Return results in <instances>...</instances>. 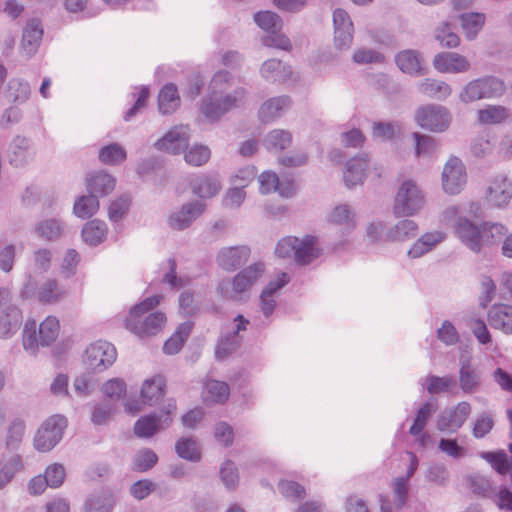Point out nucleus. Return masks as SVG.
Listing matches in <instances>:
<instances>
[{"label":"nucleus","instance_id":"4be33fe9","mask_svg":"<svg viewBox=\"0 0 512 512\" xmlns=\"http://www.w3.org/2000/svg\"><path fill=\"white\" fill-rule=\"evenodd\" d=\"M489 325L505 334L512 333V306L496 304L488 312Z\"/></svg>","mask_w":512,"mask_h":512},{"label":"nucleus","instance_id":"7ed1b4c3","mask_svg":"<svg viewBox=\"0 0 512 512\" xmlns=\"http://www.w3.org/2000/svg\"><path fill=\"white\" fill-rule=\"evenodd\" d=\"M459 205L447 207L442 213L443 221L452 223L455 236L473 252L482 249V224L476 225L463 215Z\"/></svg>","mask_w":512,"mask_h":512},{"label":"nucleus","instance_id":"39448f33","mask_svg":"<svg viewBox=\"0 0 512 512\" xmlns=\"http://www.w3.org/2000/svg\"><path fill=\"white\" fill-rule=\"evenodd\" d=\"M176 411V402L169 400L160 412L140 417L134 425V433L140 438L152 437L160 430L168 428L173 421V414Z\"/></svg>","mask_w":512,"mask_h":512},{"label":"nucleus","instance_id":"0eeeda50","mask_svg":"<svg viewBox=\"0 0 512 512\" xmlns=\"http://www.w3.org/2000/svg\"><path fill=\"white\" fill-rule=\"evenodd\" d=\"M264 265L256 263L239 272L232 281L222 280L218 291L225 298H234L236 294L247 291L262 275Z\"/></svg>","mask_w":512,"mask_h":512},{"label":"nucleus","instance_id":"5701e85b","mask_svg":"<svg viewBox=\"0 0 512 512\" xmlns=\"http://www.w3.org/2000/svg\"><path fill=\"white\" fill-rule=\"evenodd\" d=\"M32 157L33 153L30 150L28 139L16 136L8 148L9 163L15 167H21L27 164Z\"/></svg>","mask_w":512,"mask_h":512},{"label":"nucleus","instance_id":"2eb2a0df","mask_svg":"<svg viewBox=\"0 0 512 512\" xmlns=\"http://www.w3.org/2000/svg\"><path fill=\"white\" fill-rule=\"evenodd\" d=\"M334 43L337 49L350 48L353 42V23L348 13L343 9L333 12Z\"/></svg>","mask_w":512,"mask_h":512},{"label":"nucleus","instance_id":"9d476101","mask_svg":"<svg viewBox=\"0 0 512 512\" xmlns=\"http://www.w3.org/2000/svg\"><path fill=\"white\" fill-rule=\"evenodd\" d=\"M467 181L466 169L462 161L452 156L444 165L442 171V187L445 193L459 194Z\"/></svg>","mask_w":512,"mask_h":512},{"label":"nucleus","instance_id":"1a4fd4ad","mask_svg":"<svg viewBox=\"0 0 512 512\" xmlns=\"http://www.w3.org/2000/svg\"><path fill=\"white\" fill-rule=\"evenodd\" d=\"M117 357L115 347L107 341H97L85 351V363L89 369L103 371L111 366Z\"/></svg>","mask_w":512,"mask_h":512},{"label":"nucleus","instance_id":"9b49d317","mask_svg":"<svg viewBox=\"0 0 512 512\" xmlns=\"http://www.w3.org/2000/svg\"><path fill=\"white\" fill-rule=\"evenodd\" d=\"M470 413V404L462 401L453 409H447L440 413L437 419V429L444 433H456L466 422Z\"/></svg>","mask_w":512,"mask_h":512},{"label":"nucleus","instance_id":"58836bf2","mask_svg":"<svg viewBox=\"0 0 512 512\" xmlns=\"http://www.w3.org/2000/svg\"><path fill=\"white\" fill-rule=\"evenodd\" d=\"M107 230L104 222L92 220L86 223L82 229L83 240L91 246H96L106 238Z\"/></svg>","mask_w":512,"mask_h":512},{"label":"nucleus","instance_id":"6e6d98bb","mask_svg":"<svg viewBox=\"0 0 512 512\" xmlns=\"http://www.w3.org/2000/svg\"><path fill=\"white\" fill-rule=\"evenodd\" d=\"M59 334V321L53 316H48L39 326L41 346H49Z\"/></svg>","mask_w":512,"mask_h":512},{"label":"nucleus","instance_id":"72a5a7b5","mask_svg":"<svg viewBox=\"0 0 512 512\" xmlns=\"http://www.w3.org/2000/svg\"><path fill=\"white\" fill-rule=\"evenodd\" d=\"M261 75L270 81H285L292 73L289 66L284 65L280 60L269 59L262 64Z\"/></svg>","mask_w":512,"mask_h":512},{"label":"nucleus","instance_id":"338daca9","mask_svg":"<svg viewBox=\"0 0 512 512\" xmlns=\"http://www.w3.org/2000/svg\"><path fill=\"white\" fill-rule=\"evenodd\" d=\"M459 98L463 103H471L484 99L480 79H475L467 83L460 92Z\"/></svg>","mask_w":512,"mask_h":512},{"label":"nucleus","instance_id":"ddd939ff","mask_svg":"<svg viewBox=\"0 0 512 512\" xmlns=\"http://www.w3.org/2000/svg\"><path fill=\"white\" fill-rule=\"evenodd\" d=\"M190 128L187 125H179L170 129L161 139L155 143L160 151L170 154H179L188 147Z\"/></svg>","mask_w":512,"mask_h":512},{"label":"nucleus","instance_id":"7c9ffc66","mask_svg":"<svg viewBox=\"0 0 512 512\" xmlns=\"http://www.w3.org/2000/svg\"><path fill=\"white\" fill-rule=\"evenodd\" d=\"M418 90L423 95L437 100H445L452 93V88L448 83L431 78L421 81L418 84Z\"/></svg>","mask_w":512,"mask_h":512},{"label":"nucleus","instance_id":"bf43d9fd","mask_svg":"<svg viewBox=\"0 0 512 512\" xmlns=\"http://www.w3.org/2000/svg\"><path fill=\"white\" fill-rule=\"evenodd\" d=\"M25 433V422L20 418L11 421L7 429L6 447L7 449H17Z\"/></svg>","mask_w":512,"mask_h":512},{"label":"nucleus","instance_id":"b1692460","mask_svg":"<svg viewBox=\"0 0 512 512\" xmlns=\"http://www.w3.org/2000/svg\"><path fill=\"white\" fill-rule=\"evenodd\" d=\"M399 69L412 76H420L425 73L420 54L415 50H403L395 57Z\"/></svg>","mask_w":512,"mask_h":512},{"label":"nucleus","instance_id":"c756f323","mask_svg":"<svg viewBox=\"0 0 512 512\" xmlns=\"http://www.w3.org/2000/svg\"><path fill=\"white\" fill-rule=\"evenodd\" d=\"M290 99L287 96L271 98L264 102L259 110V118L262 122H270L282 115L290 106Z\"/></svg>","mask_w":512,"mask_h":512},{"label":"nucleus","instance_id":"69168bd1","mask_svg":"<svg viewBox=\"0 0 512 512\" xmlns=\"http://www.w3.org/2000/svg\"><path fill=\"white\" fill-rule=\"evenodd\" d=\"M211 156L210 149L204 145L192 146L184 156L186 163L192 166L204 165Z\"/></svg>","mask_w":512,"mask_h":512},{"label":"nucleus","instance_id":"2f4dec72","mask_svg":"<svg viewBox=\"0 0 512 512\" xmlns=\"http://www.w3.org/2000/svg\"><path fill=\"white\" fill-rule=\"evenodd\" d=\"M328 221L350 232L356 227L355 214L347 204L336 206L330 213Z\"/></svg>","mask_w":512,"mask_h":512},{"label":"nucleus","instance_id":"5fc2aeb1","mask_svg":"<svg viewBox=\"0 0 512 512\" xmlns=\"http://www.w3.org/2000/svg\"><path fill=\"white\" fill-rule=\"evenodd\" d=\"M176 452L179 457L197 462L201 458L199 445L193 438H181L176 443Z\"/></svg>","mask_w":512,"mask_h":512},{"label":"nucleus","instance_id":"c9c22d12","mask_svg":"<svg viewBox=\"0 0 512 512\" xmlns=\"http://www.w3.org/2000/svg\"><path fill=\"white\" fill-rule=\"evenodd\" d=\"M193 328V323L190 321L184 322L179 325L175 333L168 339L163 345V351L164 353L168 355H173L178 353L185 340L191 333Z\"/></svg>","mask_w":512,"mask_h":512},{"label":"nucleus","instance_id":"13d9d810","mask_svg":"<svg viewBox=\"0 0 512 512\" xmlns=\"http://www.w3.org/2000/svg\"><path fill=\"white\" fill-rule=\"evenodd\" d=\"M507 233V228L500 223H482V247L500 241Z\"/></svg>","mask_w":512,"mask_h":512},{"label":"nucleus","instance_id":"f257e3e1","mask_svg":"<svg viewBox=\"0 0 512 512\" xmlns=\"http://www.w3.org/2000/svg\"><path fill=\"white\" fill-rule=\"evenodd\" d=\"M233 84V77L228 71H218L209 84V93L201 105V112L209 121H217L232 109L240 107L246 98L242 87L227 93Z\"/></svg>","mask_w":512,"mask_h":512},{"label":"nucleus","instance_id":"de8ad7c7","mask_svg":"<svg viewBox=\"0 0 512 512\" xmlns=\"http://www.w3.org/2000/svg\"><path fill=\"white\" fill-rule=\"evenodd\" d=\"M509 117V110L501 105H489L478 111L481 124H501Z\"/></svg>","mask_w":512,"mask_h":512},{"label":"nucleus","instance_id":"e2e57ef3","mask_svg":"<svg viewBox=\"0 0 512 512\" xmlns=\"http://www.w3.org/2000/svg\"><path fill=\"white\" fill-rule=\"evenodd\" d=\"M479 79L484 98L499 97L505 92L506 87L501 79L494 76H486Z\"/></svg>","mask_w":512,"mask_h":512},{"label":"nucleus","instance_id":"cd10ccee","mask_svg":"<svg viewBox=\"0 0 512 512\" xmlns=\"http://www.w3.org/2000/svg\"><path fill=\"white\" fill-rule=\"evenodd\" d=\"M192 191L200 198H212L217 195L221 189V184L216 175L203 174L190 183Z\"/></svg>","mask_w":512,"mask_h":512},{"label":"nucleus","instance_id":"c85d7f7f","mask_svg":"<svg viewBox=\"0 0 512 512\" xmlns=\"http://www.w3.org/2000/svg\"><path fill=\"white\" fill-rule=\"evenodd\" d=\"M114 188L115 179L102 171L95 172L87 178V189L97 198L108 195Z\"/></svg>","mask_w":512,"mask_h":512},{"label":"nucleus","instance_id":"8fccbe9b","mask_svg":"<svg viewBox=\"0 0 512 512\" xmlns=\"http://www.w3.org/2000/svg\"><path fill=\"white\" fill-rule=\"evenodd\" d=\"M22 469V459L13 455L0 463V490L11 482L15 474Z\"/></svg>","mask_w":512,"mask_h":512},{"label":"nucleus","instance_id":"6ab92c4d","mask_svg":"<svg viewBox=\"0 0 512 512\" xmlns=\"http://www.w3.org/2000/svg\"><path fill=\"white\" fill-rule=\"evenodd\" d=\"M43 38V27L38 19L29 20L22 33L21 49L30 58L37 51Z\"/></svg>","mask_w":512,"mask_h":512},{"label":"nucleus","instance_id":"a18cd8bd","mask_svg":"<svg viewBox=\"0 0 512 512\" xmlns=\"http://www.w3.org/2000/svg\"><path fill=\"white\" fill-rule=\"evenodd\" d=\"M66 295V290L54 279L45 281L38 289V298L43 303H55Z\"/></svg>","mask_w":512,"mask_h":512},{"label":"nucleus","instance_id":"473e14b6","mask_svg":"<svg viewBox=\"0 0 512 512\" xmlns=\"http://www.w3.org/2000/svg\"><path fill=\"white\" fill-rule=\"evenodd\" d=\"M180 105V97L177 87L172 84H166L159 92L158 107L162 114L173 113Z\"/></svg>","mask_w":512,"mask_h":512},{"label":"nucleus","instance_id":"f03ea898","mask_svg":"<svg viewBox=\"0 0 512 512\" xmlns=\"http://www.w3.org/2000/svg\"><path fill=\"white\" fill-rule=\"evenodd\" d=\"M161 298L162 296L159 295L147 297L132 307L126 319L127 329L139 337L158 334L165 325V314L162 312L146 314L160 303Z\"/></svg>","mask_w":512,"mask_h":512},{"label":"nucleus","instance_id":"a878e982","mask_svg":"<svg viewBox=\"0 0 512 512\" xmlns=\"http://www.w3.org/2000/svg\"><path fill=\"white\" fill-rule=\"evenodd\" d=\"M446 234L442 231L436 230L423 234L409 249L408 256L411 258H419L424 254L430 252L439 243L444 241Z\"/></svg>","mask_w":512,"mask_h":512},{"label":"nucleus","instance_id":"dca6fc26","mask_svg":"<svg viewBox=\"0 0 512 512\" xmlns=\"http://www.w3.org/2000/svg\"><path fill=\"white\" fill-rule=\"evenodd\" d=\"M236 327L233 332L226 336H222L217 344L215 355L218 360H223L230 354L235 352L240 346L239 332L244 331L249 324V321L242 315H237L234 318Z\"/></svg>","mask_w":512,"mask_h":512},{"label":"nucleus","instance_id":"49530a36","mask_svg":"<svg viewBox=\"0 0 512 512\" xmlns=\"http://www.w3.org/2000/svg\"><path fill=\"white\" fill-rule=\"evenodd\" d=\"M485 15L483 13L470 12L463 13L460 16L461 25L468 39H474L485 23Z\"/></svg>","mask_w":512,"mask_h":512},{"label":"nucleus","instance_id":"f8f14e48","mask_svg":"<svg viewBox=\"0 0 512 512\" xmlns=\"http://www.w3.org/2000/svg\"><path fill=\"white\" fill-rule=\"evenodd\" d=\"M512 199V181L504 174L489 180L486 191L487 202L497 208L506 207Z\"/></svg>","mask_w":512,"mask_h":512},{"label":"nucleus","instance_id":"f3484780","mask_svg":"<svg viewBox=\"0 0 512 512\" xmlns=\"http://www.w3.org/2000/svg\"><path fill=\"white\" fill-rule=\"evenodd\" d=\"M434 68L441 73H463L469 70L466 57L454 52H441L433 59Z\"/></svg>","mask_w":512,"mask_h":512},{"label":"nucleus","instance_id":"37998d69","mask_svg":"<svg viewBox=\"0 0 512 512\" xmlns=\"http://www.w3.org/2000/svg\"><path fill=\"white\" fill-rule=\"evenodd\" d=\"M23 321L21 310L0 315V337L7 339L17 333Z\"/></svg>","mask_w":512,"mask_h":512},{"label":"nucleus","instance_id":"412c9836","mask_svg":"<svg viewBox=\"0 0 512 512\" xmlns=\"http://www.w3.org/2000/svg\"><path fill=\"white\" fill-rule=\"evenodd\" d=\"M459 385L465 393H474L481 385V372L471 363L470 358L460 362Z\"/></svg>","mask_w":512,"mask_h":512},{"label":"nucleus","instance_id":"e433bc0d","mask_svg":"<svg viewBox=\"0 0 512 512\" xmlns=\"http://www.w3.org/2000/svg\"><path fill=\"white\" fill-rule=\"evenodd\" d=\"M418 226L413 220L404 219L399 221L386 233L388 241H406L416 236Z\"/></svg>","mask_w":512,"mask_h":512},{"label":"nucleus","instance_id":"603ef678","mask_svg":"<svg viewBox=\"0 0 512 512\" xmlns=\"http://www.w3.org/2000/svg\"><path fill=\"white\" fill-rule=\"evenodd\" d=\"M96 2H63L67 12L73 19H85L96 16L100 8H95Z\"/></svg>","mask_w":512,"mask_h":512},{"label":"nucleus","instance_id":"423d86ee","mask_svg":"<svg viewBox=\"0 0 512 512\" xmlns=\"http://www.w3.org/2000/svg\"><path fill=\"white\" fill-rule=\"evenodd\" d=\"M67 420L62 415L49 417L38 429L34 437V447L41 452L53 449L62 439Z\"/></svg>","mask_w":512,"mask_h":512},{"label":"nucleus","instance_id":"f704fd0d","mask_svg":"<svg viewBox=\"0 0 512 512\" xmlns=\"http://www.w3.org/2000/svg\"><path fill=\"white\" fill-rule=\"evenodd\" d=\"M316 238L314 236H306L299 240L295 253V261L298 264L305 265L311 263L320 255V250L315 246Z\"/></svg>","mask_w":512,"mask_h":512},{"label":"nucleus","instance_id":"aec40b11","mask_svg":"<svg viewBox=\"0 0 512 512\" xmlns=\"http://www.w3.org/2000/svg\"><path fill=\"white\" fill-rule=\"evenodd\" d=\"M249 256L250 249L247 246L227 247L218 253L217 263L223 269L231 271L246 263Z\"/></svg>","mask_w":512,"mask_h":512},{"label":"nucleus","instance_id":"09e8293b","mask_svg":"<svg viewBox=\"0 0 512 512\" xmlns=\"http://www.w3.org/2000/svg\"><path fill=\"white\" fill-rule=\"evenodd\" d=\"M99 209V201L96 196L84 195L78 198L73 207L74 214L82 219L92 217Z\"/></svg>","mask_w":512,"mask_h":512},{"label":"nucleus","instance_id":"a19ab883","mask_svg":"<svg viewBox=\"0 0 512 512\" xmlns=\"http://www.w3.org/2000/svg\"><path fill=\"white\" fill-rule=\"evenodd\" d=\"M229 386L227 383L217 380H209L205 384L203 396L206 402L224 403L229 397Z\"/></svg>","mask_w":512,"mask_h":512},{"label":"nucleus","instance_id":"ea45409f","mask_svg":"<svg viewBox=\"0 0 512 512\" xmlns=\"http://www.w3.org/2000/svg\"><path fill=\"white\" fill-rule=\"evenodd\" d=\"M63 231L64 224L59 219H45L35 227L37 236L47 241L57 240L61 237Z\"/></svg>","mask_w":512,"mask_h":512},{"label":"nucleus","instance_id":"bb28decb","mask_svg":"<svg viewBox=\"0 0 512 512\" xmlns=\"http://www.w3.org/2000/svg\"><path fill=\"white\" fill-rule=\"evenodd\" d=\"M165 379L160 375H155L144 381L141 388V399L146 405L156 404L165 394Z\"/></svg>","mask_w":512,"mask_h":512},{"label":"nucleus","instance_id":"393cba45","mask_svg":"<svg viewBox=\"0 0 512 512\" xmlns=\"http://www.w3.org/2000/svg\"><path fill=\"white\" fill-rule=\"evenodd\" d=\"M368 167L367 155L362 154L350 159L346 164L344 171V181L347 187H353L362 184L365 178V172Z\"/></svg>","mask_w":512,"mask_h":512},{"label":"nucleus","instance_id":"20e7f679","mask_svg":"<svg viewBox=\"0 0 512 512\" xmlns=\"http://www.w3.org/2000/svg\"><path fill=\"white\" fill-rule=\"evenodd\" d=\"M425 204L422 190L412 180H405L398 188L394 200L396 216H412L418 213Z\"/></svg>","mask_w":512,"mask_h":512},{"label":"nucleus","instance_id":"4d7b16f0","mask_svg":"<svg viewBox=\"0 0 512 512\" xmlns=\"http://www.w3.org/2000/svg\"><path fill=\"white\" fill-rule=\"evenodd\" d=\"M36 328V321L29 319L25 323L22 334L23 348L31 354H36L39 346H41L40 337H37Z\"/></svg>","mask_w":512,"mask_h":512},{"label":"nucleus","instance_id":"0e129e2a","mask_svg":"<svg viewBox=\"0 0 512 512\" xmlns=\"http://www.w3.org/2000/svg\"><path fill=\"white\" fill-rule=\"evenodd\" d=\"M256 24L268 33L281 27L280 17L271 11H261L254 15Z\"/></svg>","mask_w":512,"mask_h":512},{"label":"nucleus","instance_id":"680f3d73","mask_svg":"<svg viewBox=\"0 0 512 512\" xmlns=\"http://www.w3.org/2000/svg\"><path fill=\"white\" fill-rule=\"evenodd\" d=\"M480 456L486 460L497 473L501 475L507 474L510 469L508 456L503 450L496 452H482Z\"/></svg>","mask_w":512,"mask_h":512},{"label":"nucleus","instance_id":"864d4df0","mask_svg":"<svg viewBox=\"0 0 512 512\" xmlns=\"http://www.w3.org/2000/svg\"><path fill=\"white\" fill-rule=\"evenodd\" d=\"M127 157L125 149L118 143L102 147L99 151V160L106 165H117Z\"/></svg>","mask_w":512,"mask_h":512},{"label":"nucleus","instance_id":"052dcab7","mask_svg":"<svg viewBox=\"0 0 512 512\" xmlns=\"http://www.w3.org/2000/svg\"><path fill=\"white\" fill-rule=\"evenodd\" d=\"M427 391L430 394H438L441 392H449L456 388V380L452 376H434L430 375L426 378Z\"/></svg>","mask_w":512,"mask_h":512},{"label":"nucleus","instance_id":"a211bd4d","mask_svg":"<svg viewBox=\"0 0 512 512\" xmlns=\"http://www.w3.org/2000/svg\"><path fill=\"white\" fill-rule=\"evenodd\" d=\"M260 184V192L262 194H269L277 192L280 196L289 198L295 192V184L292 181H280L276 173L271 171H264L258 177Z\"/></svg>","mask_w":512,"mask_h":512},{"label":"nucleus","instance_id":"79ce46f5","mask_svg":"<svg viewBox=\"0 0 512 512\" xmlns=\"http://www.w3.org/2000/svg\"><path fill=\"white\" fill-rule=\"evenodd\" d=\"M433 405L431 403H425L423 404L419 410L417 411L414 423L409 429V433L412 436H420V443L423 445L426 441V439L429 437L426 433H422L428 419L430 418L431 414L433 413Z\"/></svg>","mask_w":512,"mask_h":512},{"label":"nucleus","instance_id":"774afa93","mask_svg":"<svg viewBox=\"0 0 512 512\" xmlns=\"http://www.w3.org/2000/svg\"><path fill=\"white\" fill-rule=\"evenodd\" d=\"M158 461V456L151 449L140 450L134 457V469L145 472L151 469Z\"/></svg>","mask_w":512,"mask_h":512},{"label":"nucleus","instance_id":"4c0bfd02","mask_svg":"<svg viewBox=\"0 0 512 512\" xmlns=\"http://www.w3.org/2000/svg\"><path fill=\"white\" fill-rule=\"evenodd\" d=\"M291 142L292 135L290 132L275 129L266 135L263 144L268 151L277 153L289 147Z\"/></svg>","mask_w":512,"mask_h":512},{"label":"nucleus","instance_id":"6e6552de","mask_svg":"<svg viewBox=\"0 0 512 512\" xmlns=\"http://www.w3.org/2000/svg\"><path fill=\"white\" fill-rule=\"evenodd\" d=\"M415 120L423 129L432 132H443L449 127L451 116L444 106L428 104L416 111Z\"/></svg>","mask_w":512,"mask_h":512},{"label":"nucleus","instance_id":"c03bdc74","mask_svg":"<svg viewBox=\"0 0 512 512\" xmlns=\"http://www.w3.org/2000/svg\"><path fill=\"white\" fill-rule=\"evenodd\" d=\"M31 94V88L27 81L19 78H12L7 85V98L18 104L26 102Z\"/></svg>","mask_w":512,"mask_h":512},{"label":"nucleus","instance_id":"4468645a","mask_svg":"<svg viewBox=\"0 0 512 512\" xmlns=\"http://www.w3.org/2000/svg\"><path fill=\"white\" fill-rule=\"evenodd\" d=\"M205 211V204L200 201H192L185 203L177 211L170 214L168 225L173 230H184L202 215Z\"/></svg>","mask_w":512,"mask_h":512},{"label":"nucleus","instance_id":"3c124183","mask_svg":"<svg viewBox=\"0 0 512 512\" xmlns=\"http://www.w3.org/2000/svg\"><path fill=\"white\" fill-rule=\"evenodd\" d=\"M415 140V154L417 157H432L438 147L439 143L431 136L414 132L412 134Z\"/></svg>","mask_w":512,"mask_h":512}]
</instances>
